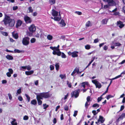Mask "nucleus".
Masks as SVG:
<instances>
[{"label": "nucleus", "instance_id": "f257e3e1", "mask_svg": "<svg viewBox=\"0 0 125 125\" xmlns=\"http://www.w3.org/2000/svg\"><path fill=\"white\" fill-rule=\"evenodd\" d=\"M4 21L5 25L9 24V26L10 27L13 26L15 23V21L14 20L11 19L10 17L8 16H5Z\"/></svg>", "mask_w": 125, "mask_h": 125}, {"label": "nucleus", "instance_id": "f03ea898", "mask_svg": "<svg viewBox=\"0 0 125 125\" xmlns=\"http://www.w3.org/2000/svg\"><path fill=\"white\" fill-rule=\"evenodd\" d=\"M38 95L42 98V99H43V98H49L50 96V95L49 92H43L41 93Z\"/></svg>", "mask_w": 125, "mask_h": 125}, {"label": "nucleus", "instance_id": "7ed1b4c3", "mask_svg": "<svg viewBox=\"0 0 125 125\" xmlns=\"http://www.w3.org/2000/svg\"><path fill=\"white\" fill-rule=\"evenodd\" d=\"M80 92V90L79 89L75 90L72 92L71 94V97H74L75 98H77Z\"/></svg>", "mask_w": 125, "mask_h": 125}, {"label": "nucleus", "instance_id": "20e7f679", "mask_svg": "<svg viewBox=\"0 0 125 125\" xmlns=\"http://www.w3.org/2000/svg\"><path fill=\"white\" fill-rule=\"evenodd\" d=\"M30 39V38L27 37L23 38L22 40L23 44L25 45H28L29 44Z\"/></svg>", "mask_w": 125, "mask_h": 125}, {"label": "nucleus", "instance_id": "39448f33", "mask_svg": "<svg viewBox=\"0 0 125 125\" xmlns=\"http://www.w3.org/2000/svg\"><path fill=\"white\" fill-rule=\"evenodd\" d=\"M104 1L106 2L107 4L110 6H115L116 3L113 0H103Z\"/></svg>", "mask_w": 125, "mask_h": 125}, {"label": "nucleus", "instance_id": "423d86ee", "mask_svg": "<svg viewBox=\"0 0 125 125\" xmlns=\"http://www.w3.org/2000/svg\"><path fill=\"white\" fill-rule=\"evenodd\" d=\"M92 82L95 84L96 87L99 89L100 88L102 87L101 84L96 80H94L92 81Z\"/></svg>", "mask_w": 125, "mask_h": 125}, {"label": "nucleus", "instance_id": "0eeeda50", "mask_svg": "<svg viewBox=\"0 0 125 125\" xmlns=\"http://www.w3.org/2000/svg\"><path fill=\"white\" fill-rule=\"evenodd\" d=\"M36 99L38 101V104L39 105H41L42 102L41 99H42V98L38 95L36 96Z\"/></svg>", "mask_w": 125, "mask_h": 125}, {"label": "nucleus", "instance_id": "6e6552de", "mask_svg": "<svg viewBox=\"0 0 125 125\" xmlns=\"http://www.w3.org/2000/svg\"><path fill=\"white\" fill-rule=\"evenodd\" d=\"M29 29L30 31H35L36 30V27L34 24L31 25Z\"/></svg>", "mask_w": 125, "mask_h": 125}, {"label": "nucleus", "instance_id": "1a4fd4ad", "mask_svg": "<svg viewBox=\"0 0 125 125\" xmlns=\"http://www.w3.org/2000/svg\"><path fill=\"white\" fill-rule=\"evenodd\" d=\"M117 25L120 28H122L124 26V24L123 22L120 21H119L117 22Z\"/></svg>", "mask_w": 125, "mask_h": 125}, {"label": "nucleus", "instance_id": "9d476101", "mask_svg": "<svg viewBox=\"0 0 125 125\" xmlns=\"http://www.w3.org/2000/svg\"><path fill=\"white\" fill-rule=\"evenodd\" d=\"M24 19L25 21L27 23H30L31 21L30 18L27 16H24Z\"/></svg>", "mask_w": 125, "mask_h": 125}, {"label": "nucleus", "instance_id": "9b49d317", "mask_svg": "<svg viewBox=\"0 0 125 125\" xmlns=\"http://www.w3.org/2000/svg\"><path fill=\"white\" fill-rule=\"evenodd\" d=\"M56 51L53 50L52 52V54L54 55H57L58 56H60L61 54V52L60 51L56 52Z\"/></svg>", "mask_w": 125, "mask_h": 125}, {"label": "nucleus", "instance_id": "f8f14e48", "mask_svg": "<svg viewBox=\"0 0 125 125\" xmlns=\"http://www.w3.org/2000/svg\"><path fill=\"white\" fill-rule=\"evenodd\" d=\"M78 53L77 51H74L72 52V56L73 57H77L78 56V55L77 54Z\"/></svg>", "mask_w": 125, "mask_h": 125}, {"label": "nucleus", "instance_id": "ddd939ff", "mask_svg": "<svg viewBox=\"0 0 125 125\" xmlns=\"http://www.w3.org/2000/svg\"><path fill=\"white\" fill-rule=\"evenodd\" d=\"M125 113H124L122 114L117 119V122H118L120 121V119H122L125 117Z\"/></svg>", "mask_w": 125, "mask_h": 125}, {"label": "nucleus", "instance_id": "4468645a", "mask_svg": "<svg viewBox=\"0 0 125 125\" xmlns=\"http://www.w3.org/2000/svg\"><path fill=\"white\" fill-rule=\"evenodd\" d=\"M58 14V12L54 9L52 10V14L53 16H57Z\"/></svg>", "mask_w": 125, "mask_h": 125}, {"label": "nucleus", "instance_id": "2eb2a0df", "mask_svg": "<svg viewBox=\"0 0 125 125\" xmlns=\"http://www.w3.org/2000/svg\"><path fill=\"white\" fill-rule=\"evenodd\" d=\"M103 119L104 117L100 115L99 119L98 120V122H100L101 123H103L104 121V120Z\"/></svg>", "mask_w": 125, "mask_h": 125}, {"label": "nucleus", "instance_id": "dca6fc26", "mask_svg": "<svg viewBox=\"0 0 125 125\" xmlns=\"http://www.w3.org/2000/svg\"><path fill=\"white\" fill-rule=\"evenodd\" d=\"M22 24V22L20 20L17 21V22L16 24V27L17 28H18Z\"/></svg>", "mask_w": 125, "mask_h": 125}, {"label": "nucleus", "instance_id": "f3484780", "mask_svg": "<svg viewBox=\"0 0 125 125\" xmlns=\"http://www.w3.org/2000/svg\"><path fill=\"white\" fill-rule=\"evenodd\" d=\"M34 71L33 70L30 71H26L25 72L26 74L27 75H30L33 73Z\"/></svg>", "mask_w": 125, "mask_h": 125}, {"label": "nucleus", "instance_id": "a211bd4d", "mask_svg": "<svg viewBox=\"0 0 125 125\" xmlns=\"http://www.w3.org/2000/svg\"><path fill=\"white\" fill-rule=\"evenodd\" d=\"M59 24L62 27L65 26L66 24L64 22V21L63 19L61 20V22H59Z\"/></svg>", "mask_w": 125, "mask_h": 125}, {"label": "nucleus", "instance_id": "6ab92c4d", "mask_svg": "<svg viewBox=\"0 0 125 125\" xmlns=\"http://www.w3.org/2000/svg\"><path fill=\"white\" fill-rule=\"evenodd\" d=\"M15 32H13L12 33V36L15 39H17L18 38V35L17 33H15Z\"/></svg>", "mask_w": 125, "mask_h": 125}, {"label": "nucleus", "instance_id": "aec40b11", "mask_svg": "<svg viewBox=\"0 0 125 125\" xmlns=\"http://www.w3.org/2000/svg\"><path fill=\"white\" fill-rule=\"evenodd\" d=\"M6 58L9 60H12L13 59V57L11 55H8L6 56Z\"/></svg>", "mask_w": 125, "mask_h": 125}, {"label": "nucleus", "instance_id": "412c9836", "mask_svg": "<svg viewBox=\"0 0 125 125\" xmlns=\"http://www.w3.org/2000/svg\"><path fill=\"white\" fill-rule=\"evenodd\" d=\"M92 25V23L91 22L89 21H88L86 23L85 26L86 27H89V26H90Z\"/></svg>", "mask_w": 125, "mask_h": 125}, {"label": "nucleus", "instance_id": "4be33fe9", "mask_svg": "<svg viewBox=\"0 0 125 125\" xmlns=\"http://www.w3.org/2000/svg\"><path fill=\"white\" fill-rule=\"evenodd\" d=\"M16 121V120L15 119H13V120L11 122V123L12 125H17V123L16 122H15Z\"/></svg>", "mask_w": 125, "mask_h": 125}, {"label": "nucleus", "instance_id": "5701e85b", "mask_svg": "<svg viewBox=\"0 0 125 125\" xmlns=\"http://www.w3.org/2000/svg\"><path fill=\"white\" fill-rule=\"evenodd\" d=\"M31 104L35 105L37 104V101L35 99L31 101Z\"/></svg>", "mask_w": 125, "mask_h": 125}, {"label": "nucleus", "instance_id": "b1692460", "mask_svg": "<svg viewBox=\"0 0 125 125\" xmlns=\"http://www.w3.org/2000/svg\"><path fill=\"white\" fill-rule=\"evenodd\" d=\"M34 32H27V35L28 36H31L33 35V33Z\"/></svg>", "mask_w": 125, "mask_h": 125}, {"label": "nucleus", "instance_id": "393cba45", "mask_svg": "<svg viewBox=\"0 0 125 125\" xmlns=\"http://www.w3.org/2000/svg\"><path fill=\"white\" fill-rule=\"evenodd\" d=\"M123 73V72L122 73H121V74L120 75H119L117 76H116V77H115V78H113L112 79H109V80H111V79L112 80H115V79H117L118 78H119L120 77H121L122 76L121 75V74Z\"/></svg>", "mask_w": 125, "mask_h": 125}, {"label": "nucleus", "instance_id": "a878e982", "mask_svg": "<svg viewBox=\"0 0 125 125\" xmlns=\"http://www.w3.org/2000/svg\"><path fill=\"white\" fill-rule=\"evenodd\" d=\"M47 38L48 40H52L53 38L52 36L50 35L49 34L47 36Z\"/></svg>", "mask_w": 125, "mask_h": 125}, {"label": "nucleus", "instance_id": "bb28decb", "mask_svg": "<svg viewBox=\"0 0 125 125\" xmlns=\"http://www.w3.org/2000/svg\"><path fill=\"white\" fill-rule=\"evenodd\" d=\"M55 3V0H49V3L51 5L54 4Z\"/></svg>", "mask_w": 125, "mask_h": 125}, {"label": "nucleus", "instance_id": "cd10ccee", "mask_svg": "<svg viewBox=\"0 0 125 125\" xmlns=\"http://www.w3.org/2000/svg\"><path fill=\"white\" fill-rule=\"evenodd\" d=\"M94 59L95 57H94L93 58V59L91 61L89 62V63L88 64V65L85 68V69H86V68H87L90 65L91 63L94 61Z\"/></svg>", "mask_w": 125, "mask_h": 125}, {"label": "nucleus", "instance_id": "c85d7f7f", "mask_svg": "<svg viewBox=\"0 0 125 125\" xmlns=\"http://www.w3.org/2000/svg\"><path fill=\"white\" fill-rule=\"evenodd\" d=\"M108 19H105L103 20L102 21V22L103 24H106L107 22Z\"/></svg>", "mask_w": 125, "mask_h": 125}, {"label": "nucleus", "instance_id": "c756f323", "mask_svg": "<svg viewBox=\"0 0 125 125\" xmlns=\"http://www.w3.org/2000/svg\"><path fill=\"white\" fill-rule=\"evenodd\" d=\"M67 84L68 85V86L69 88H71L72 87V84L70 82L68 81H67Z\"/></svg>", "mask_w": 125, "mask_h": 125}, {"label": "nucleus", "instance_id": "7c9ffc66", "mask_svg": "<svg viewBox=\"0 0 125 125\" xmlns=\"http://www.w3.org/2000/svg\"><path fill=\"white\" fill-rule=\"evenodd\" d=\"M61 19V16H60L59 17H55L54 18V19L55 21H60Z\"/></svg>", "mask_w": 125, "mask_h": 125}, {"label": "nucleus", "instance_id": "2f4dec72", "mask_svg": "<svg viewBox=\"0 0 125 125\" xmlns=\"http://www.w3.org/2000/svg\"><path fill=\"white\" fill-rule=\"evenodd\" d=\"M21 88H20L17 90L16 94L18 95V94H20L21 93Z\"/></svg>", "mask_w": 125, "mask_h": 125}, {"label": "nucleus", "instance_id": "473e14b6", "mask_svg": "<svg viewBox=\"0 0 125 125\" xmlns=\"http://www.w3.org/2000/svg\"><path fill=\"white\" fill-rule=\"evenodd\" d=\"M99 106H100L99 104H97V103H95V104H94L93 105L92 107H96L97 108V107H99Z\"/></svg>", "mask_w": 125, "mask_h": 125}, {"label": "nucleus", "instance_id": "72a5a7b5", "mask_svg": "<svg viewBox=\"0 0 125 125\" xmlns=\"http://www.w3.org/2000/svg\"><path fill=\"white\" fill-rule=\"evenodd\" d=\"M64 110L65 111H68L69 109V105L66 104L64 107Z\"/></svg>", "mask_w": 125, "mask_h": 125}, {"label": "nucleus", "instance_id": "f704fd0d", "mask_svg": "<svg viewBox=\"0 0 125 125\" xmlns=\"http://www.w3.org/2000/svg\"><path fill=\"white\" fill-rule=\"evenodd\" d=\"M121 45V44L119 42H115L114 44V45L115 46H120Z\"/></svg>", "mask_w": 125, "mask_h": 125}, {"label": "nucleus", "instance_id": "c9c22d12", "mask_svg": "<svg viewBox=\"0 0 125 125\" xmlns=\"http://www.w3.org/2000/svg\"><path fill=\"white\" fill-rule=\"evenodd\" d=\"M114 97V96L112 95H111L109 94L106 97V99L107 100H108L110 98L113 97Z\"/></svg>", "mask_w": 125, "mask_h": 125}, {"label": "nucleus", "instance_id": "e433bc0d", "mask_svg": "<svg viewBox=\"0 0 125 125\" xmlns=\"http://www.w3.org/2000/svg\"><path fill=\"white\" fill-rule=\"evenodd\" d=\"M85 49L86 50H89L91 48L90 46L89 45H87L85 46Z\"/></svg>", "mask_w": 125, "mask_h": 125}, {"label": "nucleus", "instance_id": "4c0bfd02", "mask_svg": "<svg viewBox=\"0 0 125 125\" xmlns=\"http://www.w3.org/2000/svg\"><path fill=\"white\" fill-rule=\"evenodd\" d=\"M14 51V52L15 53H16V52H17L18 53H20L21 52V51H20V50H19L18 49H15Z\"/></svg>", "mask_w": 125, "mask_h": 125}, {"label": "nucleus", "instance_id": "58836bf2", "mask_svg": "<svg viewBox=\"0 0 125 125\" xmlns=\"http://www.w3.org/2000/svg\"><path fill=\"white\" fill-rule=\"evenodd\" d=\"M61 57L62 58H65L66 57V56L63 52H61Z\"/></svg>", "mask_w": 125, "mask_h": 125}, {"label": "nucleus", "instance_id": "ea45409f", "mask_svg": "<svg viewBox=\"0 0 125 125\" xmlns=\"http://www.w3.org/2000/svg\"><path fill=\"white\" fill-rule=\"evenodd\" d=\"M55 68L57 70H58L59 67V63H56L55 65Z\"/></svg>", "mask_w": 125, "mask_h": 125}, {"label": "nucleus", "instance_id": "a19ab883", "mask_svg": "<svg viewBox=\"0 0 125 125\" xmlns=\"http://www.w3.org/2000/svg\"><path fill=\"white\" fill-rule=\"evenodd\" d=\"M36 39L34 38L31 39L30 40L31 42L32 43H34L36 41Z\"/></svg>", "mask_w": 125, "mask_h": 125}, {"label": "nucleus", "instance_id": "79ce46f5", "mask_svg": "<svg viewBox=\"0 0 125 125\" xmlns=\"http://www.w3.org/2000/svg\"><path fill=\"white\" fill-rule=\"evenodd\" d=\"M110 6L108 4L104 5L103 8L105 9L107 8H109Z\"/></svg>", "mask_w": 125, "mask_h": 125}, {"label": "nucleus", "instance_id": "37998d69", "mask_svg": "<svg viewBox=\"0 0 125 125\" xmlns=\"http://www.w3.org/2000/svg\"><path fill=\"white\" fill-rule=\"evenodd\" d=\"M43 105L44 107L43 108L44 109H46V108L48 107L49 106L48 105H47L46 104H43Z\"/></svg>", "mask_w": 125, "mask_h": 125}, {"label": "nucleus", "instance_id": "c03bdc74", "mask_svg": "<svg viewBox=\"0 0 125 125\" xmlns=\"http://www.w3.org/2000/svg\"><path fill=\"white\" fill-rule=\"evenodd\" d=\"M28 10L29 11V12H32L33 11V10L32 9L31 7H29L28 8Z\"/></svg>", "mask_w": 125, "mask_h": 125}, {"label": "nucleus", "instance_id": "a18cd8bd", "mask_svg": "<svg viewBox=\"0 0 125 125\" xmlns=\"http://www.w3.org/2000/svg\"><path fill=\"white\" fill-rule=\"evenodd\" d=\"M1 33L3 35L6 36H8V33L6 32H1Z\"/></svg>", "mask_w": 125, "mask_h": 125}, {"label": "nucleus", "instance_id": "49530a36", "mask_svg": "<svg viewBox=\"0 0 125 125\" xmlns=\"http://www.w3.org/2000/svg\"><path fill=\"white\" fill-rule=\"evenodd\" d=\"M26 96L27 97V99L28 101V102H29L30 100V97L27 94H25Z\"/></svg>", "mask_w": 125, "mask_h": 125}, {"label": "nucleus", "instance_id": "de8ad7c7", "mask_svg": "<svg viewBox=\"0 0 125 125\" xmlns=\"http://www.w3.org/2000/svg\"><path fill=\"white\" fill-rule=\"evenodd\" d=\"M103 99L102 96H100L99 97H98L97 99V101L98 102H99L101 100Z\"/></svg>", "mask_w": 125, "mask_h": 125}, {"label": "nucleus", "instance_id": "09e8293b", "mask_svg": "<svg viewBox=\"0 0 125 125\" xmlns=\"http://www.w3.org/2000/svg\"><path fill=\"white\" fill-rule=\"evenodd\" d=\"M29 117L28 116L25 115L24 116L23 119L24 120H27L28 119Z\"/></svg>", "mask_w": 125, "mask_h": 125}, {"label": "nucleus", "instance_id": "8fccbe9b", "mask_svg": "<svg viewBox=\"0 0 125 125\" xmlns=\"http://www.w3.org/2000/svg\"><path fill=\"white\" fill-rule=\"evenodd\" d=\"M18 99L20 101H22L23 99L22 97L21 96H19L18 97Z\"/></svg>", "mask_w": 125, "mask_h": 125}, {"label": "nucleus", "instance_id": "3c124183", "mask_svg": "<svg viewBox=\"0 0 125 125\" xmlns=\"http://www.w3.org/2000/svg\"><path fill=\"white\" fill-rule=\"evenodd\" d=\"M92 113L94 115H95L98 113V112H96L95 110H93L92 111Z\"/></svg>", "mask_w": 125, "mask_h": 125}, {"label": "nucleus", "instance_id": "603ef678", "mask_svg": "<svg viewBox=\"0 0 125 125\" xmlns=\"http://www.w3.org/2000/svg\"><path fill=\"white\" fill-rule=\"evenodd\" d=\"M50 48L52 50H55L56 51L57 48L56 47L54 46V47H52V46H50Z\"/></svg>", "mask_w": 125, "mask_h": 125}, {"label": "nucleus", "instance_id": "864d4df0", "mask_svg": "<svg viewBox=\"0 0 125 125\" xmlns=\"http://www.w3.org/2000/svg\"><path fill=\"white\" fill-rule=\"evenodd\" d=\"M78 113L77 111H75L74 112V114L73 115V116L74 117H75L77 115Z\"/></svg>", "mask_w": 125, "mask_h": 125}, {"label": "nucleus", "instance_id": "5fc2aeb1", "mask_svg": "<svg viewBox=\"0 0 125 125\" xmlns=\"http://www.w3.org/2000/svg\"><path fill=\"white\" fill-rule=\"evenodd\" d=\"M91 97L90 96H88L87 98V101L89 102L91 101L90 100Z\"/></svg>", "mask_w": 125, "mask_h": 125}, {"label": "nucleus", "instance_id": "6e6d98bb", "mask_svg": "<svg viewBox=\"0 0 125 125\" xmlns=\"http://www.w3.org/2000/svg\"><path fill=\"white\" fill-rule=\"evenodd\" d=\"M60 77L62 79L66 77L65 75H63L62 74H61L60 75Z\"/></svg>", "mask_w": 125, "mask_h": 125}, {"label": "nucleus", "instance_id": "4d7b16f0", "mask_svg": "<svg viewBox=\"0 0 125 125\" xmlns=\"http://www.w3.org/2000/svg\"><path fill=\"white\" fill-rule=\"evenodd\" d=\"M9 71V72L10 73H11L12 74L13 72V70L11 68L9 69L8 70Z\"/></svg>", "mask_w": 125, "mask_h": 125}, {"label": "nucleus", "instance_id": "13d9d810", "mask_svg": "<svg viewBox=\"0 0 125 125\" xmlns=\"http://www.w3.org/2000/svg\"><path fill=\"white\" fill-rule=\"evenodd\" d=\"M11 74H12L11 73L9 72H8L6 73V75H7V76L9 77H10L11 76Z\"/></svg>", "mask_w": 125, "mask_h": 125}, {"label": "nucleus", "instance_id": "bf43d9fd", "mask_svg": "<svg viewBox=\"0 0 125 125\" xmlns=\"http://www.w3.org/2000/svg\"><path fill=\"white\" fill-rule=\"evenodd\" d=\"M8 96L10 100H11L12 99V97L11 94L10 93H9L8 94Z\"/></svg>", "mask_w": 125, "mask_h": 125}, {"label": "nucleus", "instance_id": "052dcab7", "mask_svg": "<svg viewBox=\"0 0 125 125\" xmlns=\"http://www.w3.org/2000/svg\"><path fill=\"white\" fill-rule=\"evenodd\" d=\"M88 102L86 101L85 104V107H86V108H87L88 107V106L90 105L89 104H88Z\"/></svg>", "mask_w": 125, "mask_h": 125}, {"label": "nucleus", "instance_id": "680f3d73", "mask_svg": "<svg viewBox=\"0 0 125 125\" xmlns=\"http://www.w3.org/2000/svg\"><path fill=\"white\" fill-rule=\"evenodd\" d=\"M26 69L28 70H31V67L29 65L26 66Z\"/></svg>", "mask_w": 125, "mask_h": 125}, {"label": "nucleus", "instance_id": "e2e57ef3", "mask_svg": "<svg viewBox=\"0 0 125 125\" xmlns=\"http://www.w3.org/2000/svg\"><path fill=\"white\" fill-rule=\"evenodd\" d=\"M57 122V119L56 118H54L53 120V123L54 124H55Z\"/></svg>", "mask_w": 125, "mask_h": 125}, {"label": "nucleus", "instance_id": "0e129e2a", "mask_svg": "<svg viewBox=\"0 0 125 125\" xmlns=\"http://www.w3.org/2000/svg\"><path fill=\"white\" fill-rule=\"evenodd\" d=\"M50 70H53L54 68V67L52 65H51L50 66Z\"/></svg>", "mask_w": 125, "mask_h": 125}, {"label": "nucleus", "instance_id": "69168bd1", "mask_svg": "<svg viewBox=\"0 0 125 125\" xmlns=\"http://www.w3.org/2000/svg\"><path fill=\"white\" fill-rule=\"evenodd\" d=\"M124 108V105L121 106L120 108V111H122L123 110Z\"/></svg>", "mask_w": 125, "mask_h": 125}, {"label": "nucleus", "instance_id": "338daca9", "mask_svg": "<svg viewBox=\"0 0 125 125\" xmlns=\"http://www.w3.org/2000/svg\"><path fill=\"white\" fill-rule=\"evenodd\" d=\"M18 8V7L17 6H14L13 8V10H17Z\"/></svg>", "mask_w": 125, "mask_h": 125}, {"label": "nucleus", "instance_id": "774afa93", "mask_svg": "<svg viewBox=\"0 0 125 125\" xmlns=\"http://www.w3.org/2000/svg\"><path fill=\"white\" fill-rule=\"evenodd\" d=\"M76 70V68L73 71V72L72 73L71 75L72 76L76 72V71H75V70Z\"/></svg>", "mask_w": 125, "mask_h": 125}]
</instances>
